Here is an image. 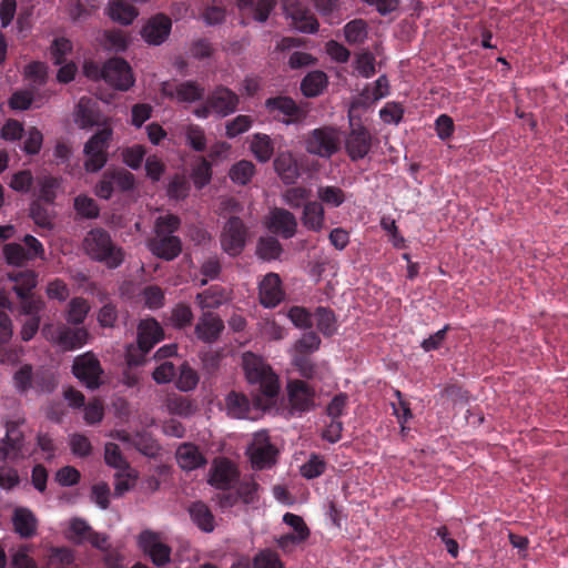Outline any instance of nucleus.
Listing matches in <instances>:
<instances>
[{
	"label": "nucleus",
	"mask_w": 568,
	"mask_h": 568,
	"mask_svg": "<svg viewBox=\"0 0 568 568\" xmlns=\"http://www.w3.org/2000/svg\"><path fill=\"white\" fill-rule=\"evenodd\" d=\"M65 538L78 546L90 545L98 550L106 568H121V555L113 546L110 536L99 532L83 518L73 517L69 521Z\"/></svg>",
	"instance_id": "f257e3e1"
},
{
	"label": "nucleus",
	"mask_w": 568,
	"mask_h": 568,
	"mask_svg": "<svg viewBox=\"0 0 568 568\" xmlns=\"http://www.w3.org/2000/svg\"><path fill=\"white\" fill-rule=\"evenodd\" d=\"M85 254L93 261L105 264L109 268L119 267L124 261V253L110 233L102 227L90 230L82 242Z\"/></svg>",
	"instance_id": "f03ea898"
},
{
	"label": "nucleus",
	"mask_w": 568,
	"mask_h": 568,
	"mask_svg": "<svg viewBox=\"0 0 568 568\" xmlns=\"http://www.w3.org/2000/svg\"><path fill=\"white\" fill-rule=\"evenodd\" d=\"M242 366L246 379L252 385H258L260 390L267 397L278 393V378L263 357L245 352L242 356Z\"/></svg>",
	"instance_id": "7ed1b4c3"
},
{
	"label": "nucleus",
	"mask_w": 568,
	"mask_h": 568,
	"mask_svg": "<svg viewBox=\"0 0 568 568\" xmlns=\"http://www.w3.org/2000/svg\"><path fill=\"white\" fill-rule=\"evenodd\" d=\"M304 143L307 153L328 160L341 151L343 132L337 126L323 125L311 130Z\"/></svg>",
	"instance_id": "20e7f679"
},
{
	"label": "nucleus",
	"mask_w": 568,
	"mask_h": 568,
	"mask_svg": "<svg viewBox=\"0 0 568 568\" xmlns=\"http://www.w3.org/2000/svg\"><path fill=\"white\" fill-rule=\"evenodd\" d=\"M41 333L47 341L57 345L63 352L81 348L89 338V331L85 327H77L68 323L44 324Z\"/></svg>",
	"instance_id": "39448f33"
},
{
	"label": "nucleus",
	"mask_w": 568,
	"mask_h": 568,
	"mask_svg": "<svg viewBox=\"0 0 568 568\" xmlns=\"http://www.w3.org/2000/svg\"><path fill=\"white\" fill-rule=\"evenodd\" d=\"M349 126L343 132V144L345 153L352 162L366 158L373 146V136L369 130L358 120L354 121L352 112L348 114Z\"/></svg>",
	"instance_id": "423d86ee"
},
{
	"label": "nucleus",
	"mask_w": 568,
	"mask_h": 568,
	"mask_svg": "<svg viewBox=\"0 0 568 568\" xmlns=\"http://www.w3.org/2000/svg\"><path fill=\"white\" fill-rule=\"evenodd\" d=\"M112 129L103 128L95 132L84 144V169L89 173L100 171L108 162V150L112 139Z\"/></svg>",
	"instance_id": "0eeeda50"
},
{
	"label": "nucleus",
	"mask_w": 568,
	"mask_h": 568,
	"mask_svg": "<svg viewBox=\"0 0 568 568\" xmlns=\"http://www.w3.org/2000/svg\"><path fill=\"white\" fill-rule=\"evenodd\" d=\"M283 13L291 20V26L305 34L318 31L320 23L305 0H281Z\"/></svg>",
	"instance_id": "6e6552de"
},
{
	"label": "nucleus",
	"mask_w": 568,
	"mask_h": 568,
	"mask_svg": "<svg viewBox=\"0 0 568 568\" xmlns=\"http://www.w3.org/2000/svg\"><path fill=\"white\" fill-rule=\"evenodd\" d=\"M71 371L74 377L91 390L98 389L103 383L104 371L99 358L92 352L78 355L73 359Z\"/></svg>",
	"instance_id": "1a4fd4ad"
},
{
	"label": "nucleus",
	"mask_w": 568,
	"mask_h": 568,
	"mask_svg": "<svg viewBox=\"0 0 568 568\" xmlns=\"http://www.w3.org/2000/svg\"><path fill=\"white\" fill-rule=\"evenodd\" d=\"M135 178L125 169H108L94 187L98 197L109 200L115 191L126 192L134 187Z\"/></svg>",
	"instance_id": "9d476101"
},
{
	"label": "nucleus",
	"mask_w": 568,
	"mask_h": 568,
	"mask_svg": "<svg viewBox=\"0 0 568 568\" xmlns=\"http://www.w3.org/2000/svg\"><path fill=\"white\" fill-rule=\"evenodd\" d=\"M248 229L239 216H231L223 226L220 242L222 250L230 256L240 255L246 244Z\"/></svg>",
	"instance_id": "9b49d317"
},
{
	"label": "nucleus",
	"mask_w": 568,
	"mask_h": 568,
	"mask_svg": "<svg viewBox=\"0 0 568 568\" xmlns=\"http://www.w3.org/2000/svg\"><path fill=\"white\" fill-rule=\"evenodd\" d=\"M164 337V332L159 322L154 318L142 320L138 325V348L141 352V358H134L133 353L129 349V364L139 365L143 357Z\"/></svg>",
	"instance_id": "f8f14e48"
},
{
	"label": "nucleus",
	"mask_w": 568,
	"mask_h": 568,
	"mask_svg": "<svg viewBox=\"0 0 568 568\" xmlns=\"http://www.w3.org/2000/svg\"><path fill=\"white\" fill-rule=\"evenodd\" d=\"M286 392L293 414H303L314 409L316 392L306 381L290 379L286 384Z\"/></svg>",
	"instance_id": "ddd939ff"
},
{
	"label": "nucleus",
	"mask_w": 568,
	"mask_h": 568,
	"mask_svg": "<svg viewBox=\"0 0 568 568\" xmlns=\"http://www.w3.org/2000/svg\"><path fill=\"white\" fill-rule=\"evenodd\" d=\"M277 453L266 432L256 433L247 448L252 467L257 470L272 467L276 462Z\"/></svg>",
	"instance_id": "4468645a"
},
{
	"label": "nucleus",
	"mask_w": 568,
	"mask_h": 568,
	"mask_svg": "<svg viewBox=\"0 0 568 568\" xmlns=\"http://www.w3.org/2000/svg\"><path fill=\"white\" fill-rule=\"evenodd\" d=\"M104 81L119 91H128L134 85L135 79L129 62L114 57L104 62Z\"/></svg>",
	"instance_id": "2eb2a0df"
},
{
	"label": "nucleus",
	"mask_w": 568,
	"mask_h": 568,
	"mask_svg": "<svg viewBox=\"0 0 568 568\" xmlns=\"http://www.w3.org/2000/svg\"><path fill=\"white\" fill-rule=\"evenodd\" d=\"M240 471L227 458L215 459L210 468L207 483L217 490H230L239 483Z\"/></svg>",
	"instance_id": "dca6fc26"
},
{
	"label": "nucleus",
	"mask_w": 568,
	"mask_h": 568,
	"mask_svg": "<svg viewBox=\"0 0 568 568\" xmlns=\"http://www.w3.org/2000/svg\"><path fill=\"white\" fill-rule=\"evenodd\" d=\"M139 546L155 566L160 567L169 562L171 548L160 540L159 534L143 530L139 535Z\"/></svg>",
	"instance_id": "f3484780"
},
{
	"label": "nucleus",
	"mask_w": 568,
	"mask_h": 568,
	"mask_svg": "<svg viewBox=\"0 0 568 568\" xmlns=\"http://www.w3.org/2000/svg\"><path fill=\"white\" fill-rule=\"evenodd\" d=\"M172 20L164 13L152 16L143 26L141 36L151 45H161L171 33Z\"/></svg>",
	"instance_id": "a211bd4d"
},
{
	"label": "nucleus",
	"mask_w": 568,
	"mask_h": 568,
	"mask_svg": "<svg viewBox=\"0 0 568 568\" xmlns=\"http://www.w3.org/2000/svg\"><path fill=\"white\" fill-rule=\"evenodd\" d=\"M224 331L222 318L210 311L203 312L194 326L196 338L205 344L215 343Z\"/></svg>",
	"instance_id": "6ab92c4d"
},
{
	"label": "nucleus",
	"mask_w": 568,
	"mask_h": 568,
	"mask_svg": "<svg viewBox=\"0 0 568 568\" xmlns=\"http://www.w3.org/2000/svg\"><path fill=\"white\" fill-rule=\"evenodd\" d=\"M267 229L273 234L288 240L296 234L297 220L290 211L275 207L270 212Z\"/></svg>",
	"instance_id": "aec40b11"
},
{
	"label": "nucleus",
	"mask_w": 568,
	"mask_h": 568,
	"mask_svg": "<svg viewBox=\"0 0 568 568\" xmlns=\"http://www.w3.org/2000/svg\"><path fill=\"white\" fill-rule=\"evenodd\" d=\"M285 293L278 274L268 273L258 286L260 302L264 307L273 308L284 300Z\"/></svg>",
	"instance_id": "412c9836"
},
{
	"label": "nucleus",
	"mask_w": 568,
	"mask_h": 568,
	"mask_svg": "<svg viewBox=\"0 0 568 568\" xmlns=\"http://www.w3.org/2000/svg\"><path fill=\"white\" fill-rule=\"evenodd\" d=\"M207 98L212 111L220 116L235 112L239 104L237 94L224 85H217Z\"/></svg>",
	"instance_id": "4be33fe9"
},
{
	"label": "nucleus",
	"mask_w": 568,
	"mask_h": 568,
	"mask_svg": "<svg viewBox=\"0 0 568 568\" xmlns=\"http://www.w3.org/2000/svg\"><path fill=\"white\" fill-rule=\"evenodd\" d=\"M148 246L152 254L165 261L174 260L182 252V242L176 235L155 234L149 240Z\"/></svg>",
	"instance_id": "5701e85b"
},
{
	"label": "nucleus",
	"mask_w": 568,
	"mask_h": 568,
	"mask_svg": "<svg viewBox=\"0 0 568 568\" xmlns=\"http://www.w3.org/2000/svg\"><path fill=\"white\" fill-rule=\"evenodd\" d=\"M163 93L166 97L175 98L181 103H193L203 100L205 89L197 82L189 80L173 87L165 85Z\"/></svg>",
	"instance_id": "b1692460"
},
{
	"label": "nucleus",
	"mask_w": 568,
	"mask_h": 568,
	"mask_svg": "<svg viewBox=\"0 0 568 568\" xmlns=\"http://www.w3.org/2000/svg\"><path fill=\"white\" fill-rule=\"evenodd\" d=\"M265 106L270 113L277 111L287 116L283 120L286 124L300 122L305 118V112L290 97L268 98L265 101Z\"/></svg>",
	"instance_id": "393cba45"
},
{
	"label": "nucleus",
	"mask_w": 568,
	"mask_h": 568,
	"mask_svg": "<svg viewBox=\"0 0 568 568\" xmlns=\"http://www.w3.org/2000/svg\"><path fill=\"white\" fill-rule=\"evenodd\" d=\"M12 525L21 538L28 539L36 535L38 519L29 508L17 507L12 515Z\"/></svg>",
	"instance_id": "a878e982"
},
{
	"label": "nucleus",
	"mask_w": 568,
	"mask_h": 568,
	"mask_svg": "<svg viewBox=\"0 0 568 568\" xmlns=\"http://www.w3.org/2000/svg\"><path fill=\"white\" fill-rule=\"evenodd\" d=\"M274 169L284 184H294L300 176V169L290 151L280 152L274 160Z\"/></svg>",
	"instance_id": "bb28decb"
},
{
	"label": "nucleus",
	"mask_w": 568,
	"mask_h": 568,
	"mask_svg": "<svg viewBox=\"0 0 568 568\" xmlns=\"http://www.w3.org/2000/svg\"><path fill=\"white\" fill-rule=\"evenodd\" d=\"M193 524L204 532H212L215 528V518L210 507L201 500L193 501L187 508Z\"/></svg>",
	"instance_id": "cd10ccee"
},
{
	"label": "nucleus",
	"mask_w": 568,
	"mask_h": 568,
	"mask_svg": "<svg viewBox=\"0 0 568 568\" xmlns=\"http://www.w3.org/2000/svg\"><path fill=\"white\" fill-rule=\"evenodd\" d=\"M303 225L313 232H320L325 224V210L318 201H308L304 204L302 214Z\"/></svg>",
	"instance_id": "c85d7f7f"
},
{
	"label": "nucleus",
	"mask_w": 568,
	"mask_h": 568,
	"mask_svg": "<svg viewBox=\"0 0 568 568\" xmlns=\"http://www.w3.org/2000/svg\"><path fill=\"white\" fill-rule=\"evenodd\" d=\"M229 300V293L221 285H212L205 291L197 293L195 301L201 310H214L225 304Z\"/></svg>",
	"instance_id": "c756f323"
},
{
	"label": "nucleus",
	"mask_w": 568,
	"mask_h": 568,
	"mask_svg": "<svg viewBox=\"0 0 568 568\" xmlns=\"http://www.w3.org/2000/svg\"><path fill=\"white\" fill-rule=\"evenodd\" d=\"M176 459L181 468L193 470L205 465L206 459L193 444H182L176 450Z\"/></svg>",
	"instance_id": "7c9ffc66"
},
{
	"label": "nucleus",
	"mask_w": 568,
	"mask_h": 568,
	"mask_svg": "<svg viewBox=\"0 0 568 568\" xmlns=\"http://www.w3.org/2000/svg\"><path fill=\"white\" fill-rule=\"evenodd\" d=\"M91 306L84 297H73L67 305L65 321L68 324L77 327H82Z\"/></svg>",
	"instance_id": "2f4dec72"
},
{
	"label": "nucleus",
	"mask_w": 568,
	"mask_h": 568,
	"mask_svg": "<svg viewBox=\"0 0 568 568\" xmlns=\"http://www.w3.org/2000/svg\"><path fill=\"white\" fill-rule=\"evenodd\" d=\"M250 150L258 162L266 163L274 154V142L265 133H255L252 135Z\"/></svg>",
	"instance_id": "473e14b6"
},
{
	"label": "nucleus",
	"mask_w": 568,
	"mask_h": 568,
	"mask_svg": "<svg viewBox=\"0 0 568 568\" xmlns=\"http://www.w3.org/2000/svg\"><path fill=\"white\" fill-rule=\"evenodd\" d=\"M227 415L233 418H247L251 409L250 399L242 393L230 392L225 397Z\"/></svg>",
	"instance_id": "72a5a7b5"
},
{
	"label": "nucleus",
	"mask_w": 568,
	"mask_h": 568,
	"mask_svg": "<svg viewBox=\"0 0 568 568\" xmlns=\"http://www.w3.org/2000/svg\"><path fill=\"white\" fill-rule=\"evenodd\" d=\"M108 14L113 21L129 26L138 17L139 12L133 6L118 0L109 3Z\"/></svg>",
	"instance_id": "f704fd0d"
},
{
	"label": "nucleus",
	"mask_w": 568,
	"mask_h": 568,
	"mask_svg": "<svg viewBox=\"0 0 568 568\" xmlns=\"http://www.w3.org/2000/svg\"><path fill=\"white\" fill-rule=\"evenodd\" d=\"M327 84V77L323 71L310 72L301 83V91L307 98L320 95Z\"/></svg>",
	"instance_id": "c9c22d12"
},
{
	"label": "nucleus",
	"mask_w": 568,
	"mask_h": 568,
	"mask_svg": "<svg viewBox=\"0 0 568 568\" xmlns=\"http://www.w3.org/2000/svg\"><path fill=\"white\" fill-rule=\"evenodd\" d=\"M38 197L45 204H53L57 199V191L60 187V180L52 175H42L37 179Z\"/></svg>",
	"instance_id": "e433bc0d"
},
{
	"label": "nucleus",
	"mask_w": 568,
	"mask_h": 568,
	"mask_svg": "<svg viewBox=\"0 0 568 568\" xmlns=\"http://www.w3.org/2000/svg\"><path fill=\"white\" fill-rule=\"evenodd\" d=\"M11 280L14 282L13 291L18 297L31 295L37 286V275L33 271H19L11 275Z\"/></svg>",
	"instance_id": "4c0bfd02"
},
{
	"label": "nucleus",
	"mask_w": 568,
	"mask_h": 568,
	"mask_svg": "<svg viewBox=\"0 0 568 568\" xmlns=\"http://www.w3.org/2000/svg\"><path fill=\"white\" fill-rule=\"evenodd\" d=\"M316 195L318 202L322 205H326L328 207H338L341 206L345 200V192L335 185H321L317 187Z\"/></svg>",
	"instance_id": "58836bf2"
},
{
	"label": "nucleus",
	"mask_w": 568,
	"mask_h": 568,
	"mask_svg": "<svg viewBox=\"0 0 568 568\" xmlns=\"http://www.w3.org/2000/svg\"><path fill=\"white\" fill-rule=\"evenodd\" d=\"M255 165L252 161L241 160L233 164L229 171L231 181L239 185H246L255 174Z\"/></svg>",
	"instance_id": "ea45409f"
},
{
	"label": "nucleus",
	"mask_w": 568,
	"mask_h": 568,
	"mask_svg": "<svg viewBox=\"0 0 568 568\" xmlns=\"http://www.w3.org/2000/svg\"><path fill=\"white\" fill-rule=\"evenodd\" d=\"M23 434L16 426H8L2 445L10 450V460H17L23 457Z\"/></svg>",
	"instance_id": "a19ab883"
},
{
	"label": "nucleus",
	"mask_w": 568,
	"mask_h": 568,
	"mask_svg": "<svg viewBox=\"0 0 568 568\" xmlns=\"http://www.w3.org/2000/svg\"><path fill=\"white\" fill-rule=\"evenodd\" d=\"M292 363L303 378L322 379L318 365L315 364L308 355L295 354Z\"/></svg>",
	"instance_id": "79ce46f5"
},
{
	"label": "nucleus",
	"mask_w": 568,
	"mask_h": 568,
	"mask_svg": "<svg viewBox=\"0 0 568 568\" xmlns=\"http://www.w3.org/2000/svg\"><path fill=\"white\" fill-rule=\"evenodd\" d=\"M283 247L273 236L261 237L257 242L256 253L264 261H273L281 256Z\"/></svg>",
	"instance_id": "37998d69"
},
{
	"label": "nucleus",
	"mask_w": 568,
	"mask_h": 568,
	"mask_svg": "<svg viewBox=\"0 0 568 568\" xmlns=\"http://www.w3.org/2000/svg\"><path fill=\"white\" fill-rule=\"evenodd\" d=\"M316 326L324 336H332L336 333V317L332 310L318 306L315 311Z\"/></svg>",
	"instance_id": "c03bdc74"
},
{
	"label": "nucleus",
	"mask_w": 568,
	"mask_h": 568,
	"mask_svg": "<svg viewBox=\"0 0 568 568\" xmlns=\"http://www.w3.org/2000/svg\"><path fill=\"white\" fill-rule=\"evenodd\" d=\"M193 312L190 305L178 303L172 310L169 317L170 324L178 329H183L192 325Z\"/></svg>",
	"instance_id": "a18cd8bd"
},
{
	"label": "nucleus",
	"mask_w": 568,
	"mask_h": 568,
	"mask_svg": "<svg viewBox=\"0 0 568 568\" xmlns=\"http://www.w3.org/2000/svg\"><path fill=\"white\" fill-rule=\"evenodd\" d=\"M73 207L82 219L93 220L100 215V207L94 199L80 194L74 199Z\"/></svg>",
	"instance_id": "49530a36"
},
{
	"label": "nucleus",
	"mask_w": 568,
	"mask_h": 568,
	"mask_svg": "<svg viewBox=\"0 0 568 568\" xmlns=\"http://www.w3.org/2000/svg\"><path fill=\"white\" fill-rule=\"evenodd\" d=\"M344 36L348 44H359L367 38V23L363 19H354L344 27Z\"/></svg>",
	"instance_id": "de8ad7c7"
},
{
	"label": "nucleus",
	"mask_w": 568,
	"mask_h": 568,
	"mask_svg": "<svg viewBox=\"0 0 568 568\" xmlns=\"http://www.w3.org/2000/svg\"><path fill=\"white\" fill-rule=\"evenodd\" d=\"M104 462L108 466L116 469L118 471H126L130 464L123 457L119 445L114 443H106L104 446Z\"/></svg>",
	"instance_id": "09e8293b"
},
{
	"label": "nucleus",
	"mask_w": 568,
	"mask_h": 568,
	"mask_svg": "<svg viewBox=\"0 0 568 568\" xmlns=\"http://www.w3.org/2000/svg\"><path fill=\"white\" fill-rule=\"evenodd\" d=\"M375 62V55L368 50H363L356 54L354 68L361 77L369 79L376 73Z\"/></svg>",
	"instance_id": "8fccbe9b"
},
{
	"label": "nucleus",
	"mask_w": 568,
	"mask_h": 568,
	"mask_svg": "<svg viewBox=\"0 0 568 568\" xmlns=\"http://www.w3.org/2000/svg\"><path fill=\"white\" fill-rule=\"evenodd\" d=\"M40 200H33L30 204V217L33 222L42 229L52 227V216L48 207Z\"/></svg>",
	"instance_id": "3c124183"
},
{
	"label": "nucleus",
	"mask_w": 568,
	"mask_h": 568,
	"mask_svg": "<svg viewBox=\"0 0 568 568\" xmlns=\"http://www.w3.org/2000/svg\"><path fill=\"white\" fill-rule=\"evenodd\" d=\"M258 488L260 486L254 479L244 478L241 480V478H239V483L236 484L234 489L239 495L240 501H242L245 505H250L257 499Z\"/></svg>",
	"instance_id": "603ef678"
},
{
	"label": "nucleus",
	"mask_w": 568,
	"mask_h": 568,
	"mask_svg": "<svg viewBox=\"0 0 568 568\" xmlns=\"http://www.w3.org/2000/svg\"><path fill=\"white\" fill-rule=\"evenodd\" d=\"M21 484V477L16 467L7 462L0 465V488L7 491L13 490Z\"/></svg>",
	"instance_id": "864d4df0"
},
{
	"label": "nucleus",
	"mask_w": 568,
	"mask_h": 568,
	"mask_svg": "<svg viewBox=\"0 0 568 568\" xmlns=\"http://www.w3.org/2000/svg\"><path fill=\"white\" fill-rule=\"evenodd\" d=\"M58 386V381L55 375L47 369L38 371L34 373L33 378V389L38 393H52Z\"/></svg>",
	"instance_id": "5fc2aeb1"
},
{
	"label": "nucleus",
	"mask_w": 568,
	"mask_h": 568,
	"mask_svg": "<svg viewBox=\"0 0 568 568\" xmlns=\"http://www.w3.org/2000/svg\"><path fill=\"white\" fill-rule=\"evenodd\" d=\"M253 124V119L250 115L240 114L230 120L225 124V135L229 139H234L237 135L247 132Z\"/></svg>",
	"instance_id": "6e6d98bb"
},
{
	"label": "nucleus",
	"mask_w": 568,
	"mask_h": 568,
	"mask_svg": "<svg viewBox=\"0 0 568 568\" xmlns=\"http://www.w3.org/2000/svg\"><path fill=\"white\" fill-rule=\"evenodd\" d=\"M34 373L30 364L22 365L13 375L14 386L19 393L26 394L33 387Z\"/></svg>",
	"instance_id": "4d7b16f0"
},
{
	"label": "nucleus",
	"mask_w": 568,
	"mask_h": 568,
	"mask_svg": "<svg viewBox=\"0 0 568 568\" xmlns=\"http://www.w3.org/2000/svg\"><path fill=\"white\" fill-rule=\"evenodd\" d=\"M310 194L311 191L304 186H293L285 191L283 199L290 207L300 209L308 202Z\"/></svg>",
	"instance_id": "13d9d810"
},
{
	"label": "nucleus",
	"mask_w": 568,
	"mask_h": 568,
	"mask_svg": "<svg viewBox=\"0 0 568 568\" xmlns=\"http://www.w3.org/2000/svg\"><path fill=\"white\" fill-rule=\"evenodd\" d=\"M72 42L67 38H55L51 44L50 53L54 64H62L67 55L72 52Z\"/></svg>",
	"instance_id": "bf43d9fd"
},
{
	"label": "nucleus",
	"mask_w": 568,
	"mask_h": 568,
	"mask_svg": "<svg viewBox=\"0 0 568 568\" xmlns=\"http://www.w3.org/2000/svg\"><path fill=\"white\" fill-rule=\"evenodd\" d=\"M181 226V219L175 214L161 215L155 220V234L174 235Z\"/></svg>",
	"instance_id": "052dcab7"
},
{
	"label": "nucleus",
	"mask_w": 568,
	"mask_h": 568,
	"mask_svg": "<svg viewBox=\"0 0 568 568\" xmlns=\"http://www.w3.org/2000/svg\"><path fill=\"white\" fill-rule=\"evenodd\" d=\"M69 446L72 454L80 458L89 457L93 449L90 439L80 433L70 436Z\"/></svg>",
	"instance_id": "680f3d73"
},
{
	"label": "nucleus",
	"mask_w": 568,
	"mask_h": 568,
	"mask_svg": "<svg viewBox=\"0 0 568 568\" xmlns=\"http://www.w3.org/2000/svg\"><path fill=\"white\" fill-rule=\"evenodd\" d=\"M3 254L7 262L12 265H22L31 260L28 255V251L20 243H9L4 245Z\"/></svg>",
	"instance_id": "e2e57ef3"
},
{
	"label": "nucleus",
	"mask_w": 568,
	"mask_h": 568,
	"mask_svg": "<svg viewBox=\"0 0 568 568\" xmlns=\"http://www.w3.org/2000/svg\"><path fill=\"white\" fill-rule=\"evenodd\" d=\"M187 144L197 152H203L206 149V136L204 130L197 124H190L185 131Z\"/></svg>",
	"instance_id": "0e129e2a"
},
{
	"label": "nucleus",
	"mask_w": 568,
	"mask_h": 568,
	"mask_svg": "<svg viewBox=\"0 0 568 568\" xmlns=\"http://www.w3.org/2000/svg\"><path fill=\"white\" fill-rule=\"evenodd\" d=\"M192 179L197 189H202L210 183L212 179V166L206 159L202 158L193 168Z\"/></svg>",
	"instance_id": "69168bd1"
},
{
	"label": "nucleus",
	"mask_w": 568,
	"mask_h": 568,
	"mask_svg": "<svg viewBox=\"0 0 568 568\" xmlns=\"http://www.w3.org/2000/svg\"><path fill=\"white\" fill-rule=\"evenodd\" d=\"M199 383L197 373L187 364L180 367V374L176 381V387L183 392L192 390Z\"/></svg>",
	"instance_id": "338daca9"
},
{
	"label": "nucleus",
	"mask_w": 568,
	"mask_h": 568,
	"mask_svg": "<svg viewBox=\"0 0 568 568\" xmlns=\"http://www.w3.org/2000/svg\"><path fill=\"white\" fill-rule=\"evenodd\" d=\"M326 469L325 460L313 454L311 458L301 467V474L307 479L320 477Z\"/></svg>",
	"instance_id": "774afa93"
}]
</instances>
